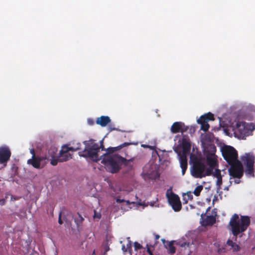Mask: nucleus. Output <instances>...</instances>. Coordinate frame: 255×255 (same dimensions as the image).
I'll use <instances>...</instances> for the list:
<instances>
[{"instance_id": "f257e3e1", "label": "nucleus", "mask_w": 255, "mask_h": 255, "mask_svg": "<svg viewBox=\"0 0 255 255\" xmlns=\"http://www.w3.org/2000/svg\"><path fill=\"white\" fill-rule=\"evenodd\" d=\"M131 144V142H126L117 147L108 148L107 153L101 158V162L106 165L107 170L113 173L120 170L121 165L127 160L119 154H114V152Z\"/></svg>"}, {"instance_id": "f03ea898", "label": "nucleus", "mask_w": 255, "mask_h": 255, "mask_svg": "<svg viewBox=\"0 0 255 255\" xmlns=\"http://www.w3.org/2000/svg\"><path fill=\"white\" fill-rule=\"evenodd\" d=\"M78 150V147H69L68 144L64 145L59 153V155L56 156L57 149L55 148L49 149L48 154L50 157V163L53 166H56L58 162H64L72 158L73 155L69 152V151H75Z\"/></svg>"}, {"instance_id": "7ed1b4c3", "label": "nucleus", "mask_w": 255, "mask_h": 255, "mask_svg": "<svg viewBox=\"0 0 255 255\" xmlns=\"http://www.w3.org/2000/svg\"><path fill=\"white\" fill-rule=\"evenodd\" d=\"M250 218L248 216H241L239 219V215L234 214L231 217L229 225L231 227L232 234L237 236L240 233L245 232L250 225Z\"/></svg>"}, {"instance_id": "20e7f679", "label": "nucleus", "mask_w": 255, "mask_h": 255, "mask_svg": "<svg viewBox=\"0 0 255 255\" xmlns=\"http://www.w3.org/2000/svg\"><path fill=\"white\" fill-rule=\"evenodd\" d=\"M85 146L84 150L82 152H79L80 156L89 157L94 161H98L100 160L98 152L100 151V147L98 143H95L94 140L91 139L89 140L83 141Z\"/></svg>"}, {"instance_id": "39448f33", "label": "nucleus", "mask_w": 255, "mask_h": 255, "mask_svg": "<svg viewBox=\"0 0 255 255\" xmlns=\"http://www.w3.org/2000/svg\"><path fill=\"white\" fill-rule=\"evenodd\" d=\"M221 151L223 157L229 164L239 160L238 152L233 147L225 145L222 148Z\"/></svg>"}, {"instance_id": "423d86ee", "label": "nucleus", "mask_w": 255, "mask_h": 255, "mask_svg": "<svg viewBox=\"0 0 255 255\" xmlns=\"http://www.w3.org/2000/svg\"><path fill=\"white\" fill-rule=\"evenodd\" d=\"M216 152V147L213 144L208 145L205 149L206 162L210 167L216 168L218 165L217 157L215 154Z\"/></svg>"}, {"instance_id": "0eeeda50", "label": "nucleus", "mask_w": 255, "mask_h": 255, "mask_svg": "<svg viewBox=\"0 0 255 255\" xmlns=\"http://www.w3.org/2000/svg\"><path fill=\"white\" fill-rule=\"evenodd\" d=\"M241 159L246 167L245 170L246 174L249 176H253L254 175L253 167L255 160L254 155L247 153Z\"/></svg>"}, {"instance_id": "6e6552de", "label": "nucleus", "mask_w": 255, "mask_h": 255, "mask_svg": "<svg viewBox=\"0 0 255 255\" xmlns=\"http://www.w3.org/2000/svg\"><path fill=\"white\" fill-rule=\"evenodd\" d=\"M229 165H230L229 169V175L233 178H241L244 173V168L241 162L238 160Z\"/></svg>"}, {"instance_id": "1a4fd4ad", "label": "nucleus", "mask_w": 255, "mask_h": 255, "mask_svg": "<svg viewBox=\"0 0 255 255\" xmlns=\"http://www.w3.org/2000/svg\"><path fill=\"white\" fill-rule=\"evenodd\" d=\"M166 197L169 204L175 212H179L182 208V204L179 197L173 192L170 194L166 193Z\"/></svg>"}, {"instance_id": "9d476101", "label": "nucleus", "mask_w": 255, "mask_h": 255, "mask_svg": "<svg viewBox=\"0 0 255 255\" xmlns=\"http://www.w3.org/2000/svg\"><path fill=\"white\" fill-rule=\"evenodd\" d=\"M214 115L210 112L205 114L200 117V118L197 120L198 124L201 126V129L204 131L208 130L210 126L208 123L209 121H214Z\"/></svg>"}, {"instance_id": "9b49d317", "label": "nucleus", "mask_w": 255, "mask_h": 255, "mask_svg": "<svg viewBox=\"0 0 255 255\" xmlns=\"http://www.w3.org/2000/svg\"><path fill=\"white\" fill-rule=\"evenodd\" d=\"M205 165L200 161H196L193 166L192 175L196 178H201L205 177Z\"/></svg>"}, {"instance_id": "f8f14e48", "label": "nucleus", "mask_w": 255, "mask_h": 255, "mask_svg": "<svg viewBox=\"0 0 255 255\" xmlns=\"http://www.w3.org/2000/svg\"><path fill=\"white\" fill-rule=\"evenodd\" d=\"M11 151L8 147L2 146L0 147V164L6 165L11 156Z\"/></svg>"}, {"instance_id": "ddd939ff", "label": "nucleus", "mask_w": 255, "mask_h": 255, "mask_svg": "<svg viewBox=\"0 0 255 255\" xmlns=\"http://www.w3.org/2000/svg\"><path fill=\"white\" fill-rule=\"evenodd\" d=\"M43 160H46V162L50 160L49 154L47 153V154L45 156H37L34 157H32V158L27 160V163L32 165L34 168L38 169L40 168V163Z\"/></svg>"}, {"instance_id": "4468645a", "label": "nucleus", "mask_w": 255, "mask_h": 255, "mask_svg": "<svg viewBox=\"0 0 255 255\" xmlns=\"http://www.w3.org/2000/svg\"><path fill=\"white\" fill-rule=\"evenodd\" d=\"M188 127H186L184 123L182 122H176L174 123L171 127V131L173 133L178 132L183 133L187 131Z\"/></svg>"}, {"instance_id": "2eb2a0df", "label": "nucleus", "mask_w": 255, "mask_h": 255, "mask_svg": "<svg viewBox=\"0 0 255 255\" xmlns=\"http://www.w3.org/2000/svg\"><path fill=\"white\" fill-rule=\"evenodd\" d=\"M111 120L108 116H102L96 119V123L102 127H106L111 123Z\"/></svg>"}, {"instance_id": "dca6fc26", "label": "nucleus", "mask_w": 255, "mask_h": 255, "mask_svg": "<svg viewBox=\"0 0 255 255\" xmlns=\"http://www.w3.org/2000/svg\"><path fill=\"white\" fill-rule=\"evenodd\" d=\"M161 240L164 245V247L168 250L169 254H173L175 253L176 248L173 245L174 241H165L163 239Z\"/></svg>"}, {"instance_id": "f3484780", "label": "nucleus", "mask_w": 255, "mask_h": 255, "mask_svg": "<svg viewBox=\"0 0 255 255\" xmlns=\"http://www.w3.org/2000/svg\"><path fill=\"white\" fill-rule=\"evenodd\" d=\"M180 167L182 169V174H184L188 166L187 158L186 155L185 154H182L180 155Z\"/></svg>"}, {"instance_id": "a211bd4d", "label": "nucleus", "mask_w": 255, "mask_h": 255, "mask_svg": "<svg viewBox=\"0 0 255 255\" xmlns=\"http://www.w3.org/2000/svg\"><path fill=\"white\" fill-rule=\"evenodd\" d=\"M182 154L186 155L187 153L190 152L191 149V144L189 141L186 139H183L182 142Z\"/></svg>"}, {"instance_id": "6ab92c4d", "label": "nucleus", "mask_w": 255, "mask_h": 255, "mask_svg": "<svg viewBox=\"0 0 255 255\" xmlns=\"http://www.w3.org/2000/svg\"><path fill=\"white\" fill-rule=\"evenodd\" d=\"M227 244L232 247L233 252H238L240 250V247L233 241L229 239L227 242Z\"/></svg>"}, {"instance_id": "aec40b11", "label": "nucleus", "mask_w": 255, "mask_h": 255, "mask_svg": "<svg viewBox=\"0 0 255 255\" xmlns=\"http://www.w3.org/2000/svg\"><path fill=\"white\" fill-rule=\"evenodd\" d=\"M207 225H213L216 222L215 218L213 216H208L205 219Z\"/></svg>"}, {"instance_id": "412c9836", "label": "nucleus", "mask_w": 255, "mask_h": 255, "mask_svg": "<svg viewBox=\"0 0 255 255\" xmlns=\"http://www.w3.org/2000/svg\"><path fill=\"white\" fill-rule=\"evenodd\" d=\"M203 190V186L202 185H199L197 186L193 191V193L196 196H198L200 195L201 192Z\"/></svg>"}, {"instance_id": "4be33fe9", "label": "nucleus", "mask_w": 255, "mask_h": 255, "mask_svg": "<svg viewBox=\"0 0 255 255\" xmlns=\"http://www.w3.org/2000/svg\"><path fill=\"white\" fill-rule=\"evenodd\" d=\"M222 184V177L220 176L219 177L217 178L216 185H217V189L218 190H220L221 189Z\"/></svg>"}, {"instance_id": "5701e85b", "label": "nucleus", "mask_w": 255, "mask_h": 255, "mask_svg": "<svg viewBox=\"0 0 255 255\" xmlns=\"http://www.w3.org/2000/svg\"><path fill=\"white\" fill-rule=\"evenodd\" d=\"M214 168H212V167H209V168H207L205 172H204V175H205V176H210V175H212L213 173V169Z\"/></svg>"}, {"instance_id": "b1692460", "label": "nucleus", "mask_w": 255, "mask_h": 255, "mask_svg": "<svg viewBox=\"0 0 255 255\" xmlns=\"http://www.w3.org/2000/svg\"><path fill=\"white\" fill-rule=\"evenodd\" d=\"M78 215L79 216V219L75 218V222L76 223L77 225L79 226L80 224H81L83 222V221H84V218L79 213H78Z\"/></svg>"}, {"instance_id": "393cba45", "label": "nucleus", "mask_w": 255, "mask_h": 255, "mask_svg": "<svg viewBox=\"0 0 255 255\" xmlns=\"http://www.w3.org/2000/svg\"><path fill=\"white\" fill-rule=\"evenodd\" d=\"M213 175L214 177H215L216 178L222 176L221 173V171L218 169H215V171L213 172Z\"/></svg>"}, {"instance_id": "a878e982", "label": "nucleus", "mask_w": 255, "mask_h": 255, "mask_svg": "<svg viewBox=\"0 0 255 255\" xmlns=\"http://www.w3.org/2000/svg\"><path fill=\"white\" fill-rule=\"evenodd\" d=\"M186 196L187 197V200H192L193 199V196L192 195V193L190 192H187L186 194H185L183 196V200H185Z\"/></svg>"}, {"instance_id": "bb28decb", "label": "nucleus", "mask_w": 255, "mask_h": 255, "mask_svg": "<svg viewBox=\"0 0 255 255\" xmlns=\"http://www.w3.org/2000/svg\"><path fill=\"white\" fill-rule=\"evenodd\" d=\"M179 245L181 247L186 248V247H189V246L191 245V244L189 242H182V243H180L179 244Z\"/></svg>"}, {"instance_id": "cd10ccee", "label": "nucleus", "mask_w": 255, "mask_h": 255, "mask_svg": "<svg viewBox=\"0 0 255 255\" xmlns=\"http://www.w3.org/2000/svg\"><path fill=\"white\" fill-rule=\"evenodd\" d=\"M134 250L135 251H137L142 248V246L140 244H139L138 242H135L134 243Z\"/></svg>"}, {"instance_id": "c85d7f7f", "label": "nucleus", "mask_w": 255, "mask_h": 255, "mask_svg": "<svg viewBox=\"0 0 255 255\" xmlns=\"http://www.w3.org/2000/svg\"><path fill=\"white\" fill-rule=\"evenodd\" d=\"M9 195L8 193L6 194L5 198L0 199V205H4L5 203V199L7 198V195Z\"/></svg>"}, {"instance_id": "c756f323", "label": "nucleus", "mask_w": 255, "mask_h": 255, "mask_svg": "<svg viewBox=\"0 0 255 255\" xmlns=\"http://www.w3.org/2000/svg\"><path fill=\"white\" fill-rule=\"evenodd\" d=\"M87 123H88V125H89L90 126H93L95 124V121L93 119H88L87 120Z\"/></svg>"}, {"instance_id": "7c9ffc66", "label": "nucleus", "mask_w": 255, "mask_h": 255, "mask_svg": "<svg viewBox=\"0 0 255 255\" xmlns=\"http://www.w3.org/2000/svg\"><path fill=\"white\" fill-rule=\"evenodd\" d=\"M58 223L60 225L63 224V222L61 219V212L59 213V215Z\"/></svg>"}, {"instance_id": "2f4dec72", "label": "nucleus", "mask_w": 255, "mask_h": 255, "mask_svg": "<svg viewBox=\"0 0 255 255\" xmlns=\"http://www.w3.org/2000/svg\"><path fill=\"white\" fill-rule=\"evenodd\" d=\"M78 147V150L80 149L81 143L80 142H77L76 145L73 146H69V147Z\"/></svg>"}, {"instance_id": "473e14b6", "label": "nucleus", "mask_w": 255, "mask_h": 255, "mask_svg": "<svg viewBox=\"0 0 255 255\" xmlns=\"http://www.w3.org/2000/svg\"><path fill=\"white\" fill-rule=\"evenodd\" d=\"M147 253L149 254V255H154L153 254V253H152L151 251L150 250V249H149V248L148 247V245H147Z\"/></svg>"}, {"instance_id": "72a5a7b5", "label": "nucleus", "mask_w": 255, "mask_h": 255, "mask_svg": "<svg viewBox=\"0 0 255 255\" xmlns=\"http://www.w3.org/2000/svg\"><path fill=\"white\" fill-rule=\"evenodd\" d=\"M159 177V174L157 173V172H155V176L154 177H152L151 176H149L148 177L149 178H152V179H156L157 178H158Z\"/></svg>"}, {"instance_id": "f704fd0d", "label": "nucleus", "mask_w": 255, "mask_h": 255, "mask_svg": "<svg viewBox=\"0 0 255 255\" xmlns=\"http://www.w3.org/2000/svg\"><path fill=\"white\" fill-rule=\"evenodd\" d=\"M30 153L32 154V157H36L35 156V151H34V149H30Z\"/></svg>"}, {"instance_id": "c9c22d12", "label": "nucleus", "mask_w": 255, "mask_h": 255, "mask_svg": "<svg viewBox=\"0 0 255 255\" xmlns=\"http://www.w3.org/2000/svg\"><path fill=\"white\" fill-rule=\"evenodd\" d=\"M94 218H100L101 217V215H96V213H95V215L94 216Z\"/></svg>"}, {"instance_id": "e433bc0d", "label": "nucleus", "mask_w": 255, "mask_h": 255, "mask_svg": "<svg viewBox=\"0 0 255 255\" xmlns=\"http://www.w3.org/2000/svg\"><path fill=\"white\" fill-rule=\"evenodd\" d=\"M159 236L158 235H155V240H158L159 238Z\"/></svg>"}, {"instance_id": "4c0bfd02", "label": "nucleus", "mask_w": 255, "mask_h": 255, "mask_svg": "<svg viewBox=\"0 0 255 255\" xmlns=\"http://www.w3.org/2000/svg\"><path fill=\"white\" fill-rule=\"evenodd\" d=\"M11 199L13 198V196L12 195H11Z\"/></svg>"}]
</instances>
